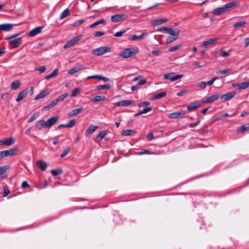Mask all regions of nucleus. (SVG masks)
<instances>
[{
  "instance_id": "nucleus-25",
  "label": "nucleus",
  "mask_w": 249,
  "mask_h": 249,
  "mask_svg": "<svg viewBox=\"0 0 249 249\" xmlns=\"http://www.w3.org/2000/svg\"><path fill=\"white\" fill-rule=\"evenodd\" d=\"M136 131L133 129H125L122 131L121 134L123 136H127L135 134Z\"/></svg>"
},
{
  "instance_id": "nucleus-3",
  "label": "nucleus",
  "mask_w": 249,
  "mask_h": 249,
  "mask_svg": "<svg viewBox=\"0 0 249 249\" xmlns=\"http://www.w3.org/2000/svg\"><path fill=\"white\" fill-rule=\"evenodd\" d=\"M111 48L108 46H103L92 51V53L96 56H100L107 53L110 52Z\"/></svg>"
},
{
  "instance_id": "nucleus-31",
  "label": "nucleus",
  "mask_w": 249,
  "mask_h": 249,
  "mask_svg": "<svg viewBox=\"0 0 249 249\" xmlns=\"http://www.w3.org/2000/svg\"><path fill=\"white\" fill-rule=\"evenodd\" d=\"M39 168L41 171H45L47 168V165L46 162L43 160H39L36 162Z\"/></svg>"
},
{
  "instance_id": "nucleus-64",
  "label": "nucleus",
  "mask_w": 249,
  "mask_h": 249,
  "mask_svg": "<svg viewBox=\"0 0 249 249\" xmlns=\"http://www.w3.org/2000/svg\"><path fill=\"white\" fill-rule=\"evenodd\" d=\"M59 136H56L53 139V143L54 145L56 144L58 142L59 140Z\"/></svg>"
},
{
  "instance_id": "nucleus-1",
  "label": "nucleus",
  "mask_w": 249,
  "mask_h": 249,
  "mask_svg": "<svg viewBox=\"0 0 249 249\" xmlns=\"http://www.w3.org/2000/svg\"><path fill=\"white\" fill-rule=\"evenodd\" d=\"M237 5V2L235 1L227 3L223 7L217 8L213 10V13L215 15H219L226 12L230 8L235 7Z\"/></svg>"
},
{
  "instance_id": "nucleus-21",
  "label": "nucleus",
  "mask_w": 249,
  "mask_h": 249,
  "mask_svg": "<svg viewBox=\"0 0 249 249\" xmlns=\"http://www.w3.org/2000/svg\"><path fill=\"white\" fill-rule=\"evenodd\" d=\"M45 121L44 120H40L37 121L35 125L36 128L38 130H40L43 128H46Z\"/></svg>"
},
{
  "instance_id": "nucleus-61",
  "label": "nucleus",
  "mask_w": 249,
  "mask_h": 249,
  "mask_svg": "<svg viewBox=\"0 0 249 249\" xmlns=\"http://www.w3.org/2000/svg\"><path fill=\"white\" fill-rule=\"evenodd\" d=\"M10 191L8 189L4 188L2 196L3 197L6 196L7 195H8L10 194Z\"/></svg>"
},
{
  "instance_id": "nucleus-22",
  "label": "nucleus",
  "mask_w": 249,
  "mask_h": 249,
  "mask_svg": "<svg viewBox=\"0 0 249 249\" xmlns=\"http://www.w3.org/2000/svg\"><path fill=\"white\" fill-rule=\"evenodd\" d=\"M97 128L98 126H95L93 125H90L88 129L86 131V135H90L93 133Z\"/></svg>"
},
{
  "instance_id": "nucleus-6",
  "label": "nucleus",
  "mask_w": 249,
  "mask_h": 249,
  "mask_svg": "<svg viewBox=\"0 0 249 249\" xmlns=\"http://www.w3.org/2000/svg\"><path fill=\"white\" fill-rule=\"evenodd\" d=\"M183 76V75L182 74L175 75L174 73L171 72L165 74L163 76V78L165 79L170 80L171 81H175L180 78H182Z\"/></svg>"
},
{
  "instance_id": "nucleus-35",
  "label": "nucleus",
  "mask_w": 249,
  "mask_h": 249,
  "mask_svg": "<svg viewBox=\"0 0 249 249\" xmlns=\"http://www.w3.org/2000/svg\"><path fill=\"white\" fill-rule=\"evenodd\" d=\"M182 113L180 112H173L169 115V117L172 119H177L181 116Z\"/></svg>"
},
{
  "instance_id": "nucleus-59",
  "label": "nucleus",
  "mask_w": 249,
  "mask_h": 249,
  "mask_svg": "<svg viewBox=\"0 0 249 249\" xmlns=\"http://www.w3.org/2000/svg\"><path fill=\"white\" fill-rule=\"evenodd\" d=\"M8 167L7 166L0 167V175L3 174L7 170Z\"/></svg>"
},
{
  "instance_id": "nucleus-27",
  "label": "nucleus",
  "mask_w": 249,
  "mask_h": 249,
  "mask_svg": "<svg viewBox=\"0 0 249 249\" xmlns=\"http://www.w3.org/2000/svg\"><path fill=\"white\" fill-rule=\"evenodd\" d=\"M21 85V82L19 80H15L12 83L11 88L13 90H17L20 87Z\"/></svg>"
},
{
  "instance_id": "nucleus-51",
  "label": "nucleus",
  "mask_w": 249,
  "mask_h": 249,
  "mask_svg": "<svg viewBox=\"0 0 249 249\" xmlns=\"http://www.w3.org/2000/svg\"><path fill=\"white\" fill-rule=\"evenodd\" d=\"M249 129V124H248L247 126L242 125L238 129V131H240L241 132H244L246 130Z\"/></svg>"
},
{
  "instance_id": "nucleus-43",
  "label": "nucleus",
  "mask_w": 249,
  "mask_h": 249,
  "mask_svg": "<svg viewBox=\"0 0 249 249\" xmlns=\"http://www.w3.org/2000/svg\"><path fill=\"white\" fill-rule=\"evenodd\" d=\"M231 71H232L231 69V68H226L224 70L218 71L217 72V73L218 74H227V73H230Z\"/></svg>"
},
{
  "instance_id": "nucleus-40",
  "label": "nucleus",
  "mask_w": 249,
  "mask_h": 249,
  "mask_svg": "<svg viewBox=\"0 0 249 249\" xmlns=\"http://www.w3.org/2000/svg\"><path fill=\"white\" fill-rule=\"evenodd\" d=\"M68 96V93H65L62 95H59L57 98L55 100H56V102L63 101L65 98H66Z\"/></svg>"
},
{
  "instance_id": "nucleus-47",
  "label": "nucleus",
  "mask_w": 249,
  "mask_h": 249,
  "mask_svg": "<svg viewBox=\"0 0 249 249\" xmlns=\"http://www.w3.org/2000/svg\"><path fill=\"white\" fill-rule=\"evenodd\" d=\"M80 91V89L79 88L75 89L72 92L71 94V97H75L76 96Z\"/></svg>"
},
{
  "instance_id": "nucleus-20",
  "label": "nucleus",
  "mask_w": 249,
  "mask_h": 249,
  "mask_svg": "<svg viewBox=\"0 0 249 249\" xmlns=\"http://www.w3.org/2000/svg\"><path fill=\"white\" fill-rule=\"evenodd\" d=\"M219 97V95L218 93L213 94L210 97L206 99L203 103H210L216 101Z\"/></svg>"
},
{
  "instance_id": "nucleus-14",
  "label": "nucleus",
  "mask_w": 249,
  "mask_h": 249,
  "mask_svg": "<svg viewBox=\"0 0 249 249\" xmlns=\"http://www.w3.org/2000/svg\"><path fill=\"white\" fill-rule=\"evenodd\" d=\"M235 94L236 92L235 91H231L225 94L224 95H222L221 98L224 101H226L229 100L234 97Z\"/></svg>"
},
{
  "instance_id": "nucleus-15",
  "label": "nucleus",
  "mask_w": 249,
  "mask_h": 249,
  "mask_svg": "<svg viewBox=\"0 0 249 249\" xmlns=\"http://www.w3.org/2000/svg\"><path fill=\"white\" fill-rule=\"evenodd\" d=\"M219 40V37H215L213 38H211L208 40L204 41L202 43V46H206L209 45L216 43Z\"/></svg>"
},
{
  "instance_id": "nucleus-33",
  "label": "nucleus",
  "mask_w": 249,
  "mask_h": 249,
  "mask_svg": "<svg viewBox=\"0 0 249 249\" xmlns=\"http://www.w3.org/2000/svg\"><path fill=\"white\" fill-rule=\"evenodd\" d=\"M58 73V70L56 69H54L52 72H51L50 74L47 75L45 77V79H49L50 78H53L55 76H56Z\"/></svg>"
},
{
  "instance_id": "nucleus-10",
  "label": "nucleus",
  "mask_w": 249,
  "mask_h": 249,
  "mask_svg": "<svg viewBox=\"0 0 249 249\" xmlns=\"http://www.w3.org/2000/svg\"><path fill=\"white\" fill-rule=\"evenodd\" d=\"M134 102L132 100H122L114 104L115 106L120 107H126L132 105Z\"/></svg>"
},
{
  "instance_id": "nucleus-5",
  "label": "nucleus",
  "mask_w": 249,
  "mask_h": 249,
  "mask_svg": "<svg viewBox=\"0 0 249 249\" xmlns=\"http://www.w3.org/2000/svg\"><path fill=\"white\" fill-rule=\"evenodd\" d=\"M82 37L83 36L81 35L73 37L67 42V43L64 45V48L68 49L76 44L78 41L81 39Z\"/></svg>"
},
{
  "instance_id": "nucleus-18",
  "label": "nucleus",
  "mask_w": 249,
  "mask_h": 249,
  "mask_svg": "<svg viewBox=\"0 0 249 249\" xmlns=\"http://www.w3.org/2000/svg\"><path fill=\"white\" fill-rule=\"evenodd\" d=\"M42 27H37L34 29L32 30L29 33L30 36H34L40 33L42 31Z\"/></svg>"
},
{
  "instance_id": "nucleus-39",
  "label": "nucleus",
  "mask_w": 249,
  "mask_h": 249,
  "mask_svg": "<svg viewBox=\"0 0 249 249\" xmlns=\"http://www.w3.org/2000/svg\"><path fill=\"white\" fill-rule=\"evenodd\" d=\"M63 172V170L61 169H57L51 170V174L53 176L61 174Z\"/></svg>"
},
{
  "instance_id": "nucleus-49",
  "label": "nucleus",
  "mask_w": 249,
  "mask_h": 249,
  "mask_svg": "<svg viewBox=\"0 0 249 249\" xmlns=\"http://www.w3.org/2000/svg\"><path fill=\"white\" fill-rule=\"evenodd\" d=\"M181 46H182L181 44H178V45H176L173 47L170 48L169 49V51L170 52H173L174 51H175L181 48Z\"/></svg>"
},
{
  "instance_id": "nucleus-38",
  "label": "nucleus",
  "mask_w": 249,
  "mask_h": 249,
  "mask_svg": "<svg viewBox=\"0 0 249 249\" xmlns=\"http://www.w3.org/2000/svg\"><path fill=\"white\" fill-rule=\"evenodd\" d=\"M106 23V21L105 19H101L100 20H98L97 21H96L95 22H94L93 23H92V24H91L90 25V28H94V27H95L96 26H97L99 24H105Z\"/></svg>"
},
{
  "instance_id": "nucleus-34",
  "label": "nucleus",
  "mask_w": 249,
  "mask_h": 249,
  "mask_svg": "<svg viewBox=\"0 0 249 249\" xmlns=\"http://www.w3.org/2000/svg\"><path fill=\"white\" fill-rule=\"evenodd\" d=\"M105 99L106 97L105 96L97 95L95 96L93 98L91 99V101L94 102H98L104 100Z\"/></svg>"
},
{
  "instance_id": "nucleus-28",
  "label": "nucleus",
  "mask_w": 249,
  "mask_h": 249,
  "mask_svg": "<svg viewBox=\"0 0 249 249\" xmlns=\"http://www.w3.org/2000/svg\"><path fill=\"white\" fill-rule=\"evenodd\" d=\"M180 31L178 29H173L172 28H168L166 33L171 35H179Z\"/></svg>"
},
{
  "instance_id": "nucleus-63",
  "label": "nucleus",
  "mask_w": 249,
  "mask_h": 249,
  "mask_svg": "<svg viewBox=\"0 0 249 249\" xmlns=\"http://www.w3.org/2000/svg\"><path fill=\"white\" fill-rule=\"evenodd\" d=\"M220 53H221V55L223 57H227V56H229L230 54L229 52H227L223 50H221Z\"/></svg>"
},
{
  "instance_id": "nucleus-62",
  "label": "nucleus",
  "mask_w": 249,
  "mask_h": 249,
  "mask_svg": "<svg viewBox=\"0 0 249 249\" xmlns=\"http://www.w3.org/2000/svg\"><path fill=\"white\" fill-rule=\"evenodd\" d=\"M151 53L156 56H159L161 53V52L159 50H153L151 52Z\"/></svg>"
},
{
  "instance_id": "nucleus-46",
  "label": "nucleus",
  "mask_w": 249,
  "mask_h": 249,
  "mask_svg": "<svg viewBox=\"0 0 249 249\" xmlns=\"http://www.w3.org/2000/svg\"><path fill=\"white\" fill-rule=\"evenodd\" d=\"M76 121L74 119L71 120L70 122L66 124L65 127L71 128L73 127L75 124Z\"/></svg>"
},
{
  "instance_id": "nucleus-56",
  "label": "nucleus",
  "mask_w": 249,
  "mask_h": 249,
  "mask_svg": "<svg viewBox=\"0 0 249 249\" xmlns=\"http://www.w3.org/2000/svg\"><path fill=\"white\" fill-rule=\"evenodd\" d=\"M105 35L104 32L101 31H96L94 33V36L95 37H100Z\"/></svg>"
},
{
  "instance_id": "nucleus-44",
  "label": "nucleus",
  "mask_w": 249,
  "mask_h": 249,
  "mask_svg": "<svg viewBox=\"0 0 249 249\" xmlns=\"http://www.w3.org/2000/svg\"><path fill=\"white\" fill-rule=\"evenodd\" d=\"M39 116V113L38 112H36L34 113L30 119L28 120V122L30 123L33 122L35 120H36Z\"/></svg>"
},
{
  "instance_id": "nucleus-24",
  "label": "nucleus",
  "mask_w": 249,
  "mask_h": 249,
  "mask_svg": "<svg viewBox=\"0 0 249 249\" xmlns=\"http://www.w3.org/2000/svg\"><path fill=\"white\" fill-rule=\"evenodd\" d=\"M83 107H80L79 108L74 109L68 114V117H71L75 116L77 114H78L79 113H80L83 110Z\"/></svg>"
},
{
  "instance_id": "nucleus-37",
  "label": "nucleus",
  "mask_w": 249,
  "mask_h": 249,
  "mask_svg": "<svg viewBox=\"0 0 249 249\" xmlns=\"http://www.w3.org/2000/svg\"><path fill=\"white\" fill-rule=\"evenodd\" d=\"M70 14V12L69 9H66L64 10L62 13L61 14L60 16V18L61 19H63L67 16H68Z\"/></svg>"
},
{
  "instance_id": "nucleus-48",
  "label": "nucleus",
  "mask_w": 249,
  "mask_h": 249,
  "mask_svg": "<svg viewBox=\"0 0 249 249\" xmlns=\"http://www.w3.org/2000/svg\"><path fill=\"white\" fill-rule=\"evenodd\" d=\"M246 22L244 21H239V22L235 23L233 24V26L234 28H237V27H240V26L244 25V24H246Z\"/></svg>"
},
{
  "instance_id": "nucleus-4",
  "label": "nucleus",
  "mask_w": 249,
  "mask_h": 249,
  "mask_svg": "<svg viewBox=\"0 0 249 249\" xmlns=\"http://www.w3.org/2000/svg\"><path fill=\"white\" fill-rule=\"evenodd\" d=\"M18 151V148L15 147L7 150L1 151L0 152V160H1L4 157L11 156L15 155Z\"/></svg>"
},
{
  "instance_id": "nucleus-50",
  "label": "nucleus",
  "mask_w": 249,
  "mask_h": 249,
  "mask_svg": "<svg viewBox=\"0 0 249 249\" xmlns=\"http://www.w3.org/2000/svg\"><path fill=\"white\" fill-rule=\"evenodd\" d=\"M197 86L200 88L201 89H204L207 86V83L206 82H200L197 83Z\"/></svg>"
},
{
  "instance_id": "nucleus-23",
  "label": "nucleus",
  "mask_w": 249,
  "mask_h": 249,
  "mask_svg": "<svg viewBox=\"0 0 249 249\" xmlns=\"http://www.w3.org/2000/svg\"><path fill=\"white\" fill-rule=\"evenodd\" d=\"M49 93L50 92L48 91V90H42L35 98V100H37L38 99L43 98L48 95Z\"/></svg>"
},
{
  "instance_id": "nucleus-58",
  "label": "nucleus",
  "mask_w": 249,
  "mask_h": 249,
  "mask_svg": "<svg viewBox=\"0 0 249 249\" xmlns=\"http://www.w3.org/2000/svg\"><path fill=\"white\" fill-rule=\"evenodd\" d=\"M193 65L196 68H200L203 67L204 65L201 64L200 62L196 61L194 63Z\"/></svg>"
},
{
  "instance_id": "nucleus-19",
  "label": "nucleus",
  "mask_w": 249,
  "mask_h": 249,
  "mask_svg": "<svg viewBox=\"0 0 249 249\" xmlns=\"http://www.w3.org/2000/svg\"><path fill=\"white\" fill-rule=\"evenodd\" d=\"M13 26L11 23H6L0 25V30L4 31H9L12 30Z\"/></svg>"
},
{
  "instance_id": "nucleus-53",
  "label": "nucleus",
  "mask_w": 249,
  "mask_h": 249,
  "mask_svg": "<svg viewBox=\"0 0 249 249\" xmlns=\"http://www.w3.org/2000/svg\"><path fill=\"white\" fill-rule=\"evenodd\" d=\"M70 148H66L63 152V153L61 154L60 157L61 158H64L70 152Z\"/></svg>"
},
{
  "instance_id": "nucleus-45",
  "label": "nucleus",
  "mask_w": 249,
  "mask_h": 249,
  "mask_svg": "<svg viewBox=\"0 0 249 249\" xmlns=\"http://www.w3.org/2000/svg\"><path fill=\"white\" fill-rule=\"evenodd\" d=\"M110 88V86L109 84L99 85L97 87V89L98 90H101L104 89H109Z\"/></svg>"
},
{
  "instance_id": "nucleus-36",
  "label": "nucleus",
  "mask_w": 249,
  "mask_h": 249,
  "mask_svg": "<svg viewBox=\"0 0 249 249\" xmlns=\"http://www.w3.org/2000/svg\"><path fill=\"white\" fill-rule=\"evenodd\" d=\"M166 95V93L165 92H161L159 93L158 94H155L152 97L153 99H160L164 97Z\"/></svg>"
},
{
  "instance_id": "nucleus-16",
  "label": "nucleus",
  "mask_w": 249,
  "mask_h": 249,
  "mask_svg": "<svg viewBox=\"0 0 249 249\" xmlns=\"http://www.w3.org/2000/svg\"><path fill=\"white\" fill-rule=\"evenodd\" d=\"M201 106V103L198 101H196L192 103L190 105L187 107V109L191 111H193L196 108L200 107Z\"/></svg>"
},
{
  "instance_id": "nucleus-26",
  "label": "nucleus",
  "mask_w": 249,
  "mask_h": 249,
  "mask_svg": "<svg viewBox=\"0 0 249 249\" xmlns=\"http://www.w3.org/2000/svg\"><path fill=\"white\" fill-rule=\"evenodd\" d=\"M178 36H179V35H177V36H175V35L171 36L170 35V36H168L166 39L165 44H168L171 43L172 42L177 40V39H178Z\"/></svg>"
},
{
  "instance_id": "nucleus-30",
  "label": "nucleus",
  "mask_w": 249,
  "mask_h": 249,
  "mask_svg": "<svg viewBox=\"0 0 249 249\" xmlns=\"http://www.w3.org/2000/svg\"><path fill=\"white\" fill-rule=\"evenodd\" d=\"M107 133L105 131H100L96 136L95 142H100L101 141L106 135Z\"/></svg>"
},
{
  "instance_id": "nucleus-12",
  "label": "nucleus",
  "mask_w": 249,
  "mask_h": 249,
  "mask_svg": "<svg viewBox=\"0 0 249 249\" xmlns=\"http://www.w3.org/2000/svg\"><path fill=\"white\" fill-rule=\"evenodd\" d=\"M15 141V139L13 138L12 137L5 138L3 140L0 141V144L9 146L13 144Z\"/></svg>"
},
{
  "instance_id": "nucleus-13",
  "label": "nucleus",
  "mask_w": 249,
  "mask_h": 249,
  "mask_svg": "<svg viewBox=\"0 0 249 249\" xmlns=\"http://www.w3.org/2000/svg\"><path fill=\"white\" fill-rule=\"evenodd\" d=\"M168 19L166 18H160L152 20L151 23L153 26H156L166 23Z\"/></svg>"
},
{
  "instance_id": "nucleus-7",
  "label": "nucleus",
  "mask_w": 249,
  "mask_h": 249,
  "mask_svg": "<svg viewBox=\"0 0 249 249\" xmlns=\"http://www.w3.org/2000/svg\"><path fill=\"white\" fill-rule=\"evenodd\" d=\"M127 18V16L125 14H116L111 17V20L112 22H116L123 21Z\"/></svg>"
},
{
  "instance_id": "nucleus-11",
  "label": "nucleus",
  "mask_w": 249,
  "mask_h": 249,
  "mask_svg": "<svg viewBox=\"0 0 249 249\" xmlns=\"http://www.w3.org/2000/svg\"><path fill=\"white\" fill-rule=\"evenodd\" d=\"M22 42V38L19 37L15 39L11 40L9 41V43L12 48H16L19 46Z\"/></svg>"
},
{
  "instance_id": "nucleus-42",
  "label": "nucleus",
  "mask_w": 249,
  "mask_h": 249,
  "mask_svg": "<svg viewBox=\"0 0 249 249\" xmlns=\"http://www.w3.org/2000/svg\"><path fill=\"white\" fill-rule=\"evenodd\" d=\"M151 110H152V108L151 107H146L144 108H143L142 111H141V112L137 113L136 114V116H137V115H141V114H142L146 113L147 112H148L149 111H150Z\"/></svg>"
},
{
  "instance_id": "nucleus-9",
  "label": "nucleus",
  "mask_w": 249,
  "mask_h": 249,
  "mask_svg": "<svg viewBox=\"0 0 249 249\" xmlns=\"http://www.w3.org/2000/svg\"><path fill=\"white\" fill-rule=\"evenodd\" d=\"M58 119V116H54L48 119L46 122L45 121V124H46V128H50L56 122Z\"/></svg>"
},
{
  "instance_id": "nucleus-29",
  "label": "nucleus",
  "mask_w": 249,
  "mask_h": 249,
  "mask_svg": "<svg viewBox=\"0 0 249 249\" xmlns=\"http://www.w3.org/2000/svg\"><path fill=\"white\" fill-rule=\"evenodd\" d=\"M249 87V81L242 82L237 85V88L239 90H243Z\"/></svg>"
},
{
  "instance_id": "nucleus-41",
  "label": "nucleus",
  "mask_w": 249,
  "mask_h": 249,
  "mask_svg": "<svg viewBox=\"0 0 249 249\" xmlns=\"http://www.w3.org/2000/svg\"><path fill=\"white\" fill-rule=\"evenodd\" d=\"M147 34L143 33L140 36H136V35H133L131 36V39L133 40H136L138 39H142L144 36H146Z\"/></svg>"
},
{
  "instance_id": "nucleus-55",
  "label": "nucleus",
  "mask_w": 249,
  "mask_h": 249,
  "mask_svg": "<svg viewBox=\"0 0 249 249\" xmlns=\"http://www.w3.org/2000/svg\"><path fill=\"white\" fill-rule=\"evenodd\" d=\"M85 20L84 19H80L76 21L73 24V26L76 27L79 26V25L82 24L84 22Z\"/></svg>"
},
{
  "instance_id": "nucleus-8",
  "label": "nucleus",
  "mask_w": 249,
  "mask_h": 249,
  "mask_svg": "<svg viewBox=\"0 0 249 249\" xmlns=\"http://www.w3.org/2000/svg\"><path fill=\"white\" fill-rule=\"evenodd\" d=\"M85 66L83 64H78L76 66L71 69L68 71V74L70 75L73 74L80 71L85 69Z\"/></svg>"
},
{
  "instance_id": "nucleus-32",
  "label": "nucleus",
  "mask_w": 249,
  "mask_h": 249,
  "mask_svg": "<svg viewBox=\"0 0 249 249\" xmlns=\"http://www.w3.org/2000/svg\"><path fill=\"white\" fill-rule=\"evenodd\" d=\"M57 104V103L56 102V100H55L54 99V100L52 101L48 105H47V106L44 107H43V110H48L50 108H51L52 107H53L54 106H55Z\"/></svg>"
},
{
  "instance_id": "nucleus-60",
  "label": "nucleus",
  "mask_w": 249,
  "mask_h": 249,
  "mask_svg": "<svg viewBox=\"0 0 249 249\" xmlns=\"http://www.w3.org/2000/svg\"><path fill=\"white\" fill-rule=\"evenodd\" d=\"M187 92H188V90L187 89H183V90L178 92L177 95L178 96H181L185 94L186 93H187Z\"/></svg>"
},
{
  "instance_id": "nucleus-2",
  "label": "nucleus",
  "mask_w": 249,
  "mask_h": 249,
  "mask_svg": "<svg viewBox=\"0 0 249 249\" xmlns=\"http://www.w3.org/2000/svg\"><path fill=\"white\" fill-rule=\"evenodd\" d=\"M139 53V50L137 48H127L121 51L119 55L123 58H129Z\"/></svg>"
},
{
  "instance_id": "nucleus-52",
  "label": "nucleus",
  "mask_w": 249,
  "mask_h": 249,
  "mask_svg": "<svg viewBox=\"0 0 249 249\" xmlns=\"http://www.w3.org/2000/svg\"><path fill=\"white\" fill-rule=\"evenodd\" d=\"M46 66L44 65L41 66L40 67H39L38 68L35 69V71H39L40 73H42L43 72H44L46 71Z\"/></svg>"
},
{
  "instance_id": "nucleus-54",
  "label": "nucleus",
  "mask_w": 249,
  "mask_h": 249,
  "mask_svg": "<svg viewBox=\"0 0 249 249\" xmlns=\"http://www.w3.org/2000/svg\"><path fill=\"white\" fill-rule=\"evenodd\" d=\"M127 30H124L118 32H116L114 36L116 37L121 36L124 33L126 32Z\"/></svg>"
},
{
  "instance_id": "nucleus-17",
  "label": "nucleus",
  "mask_w": 249,
  "mask_h": 249,
  "mask_svg": "<svg viewBox=\"0 0 249 249\" xmlns=\"http://www.w3.org/2000/svg\"><path fill=\"white\" fill-rule=\"evenodd\" d=\"M27 93V89L23 90L22 91L19 93L17 99H16V101L19 102L23 100L25 97H26Z\"/></svg>"
},
{
  "instance_id": "nucleus-57",
  "label": "nucleus",
  "mask_w": 249,
  "mask_h": 249,
  "mask_svg": "<svg viewBox=\"0 0 249 249\" xmlns=\"http://www.w3.org/2000/svg\"><path fill=\"white\" fill-rule=\"evenodd\" d=\"M218 79V77H213V78H212L211 80L208 81V82H206L207 83V85H209V86H210V85H212L213 82L216 80Z\"/></svg>"
}]
</instances>
